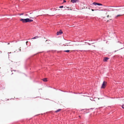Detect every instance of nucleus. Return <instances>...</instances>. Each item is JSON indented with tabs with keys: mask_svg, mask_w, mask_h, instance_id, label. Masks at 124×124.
<instances>
[{
	"mask_svg": "<svg viewBox=\"0 0 124 124\" xmlns=\"http://www.w3.org/2000/svg\"><path fill=\"white\" fill-rule=\"evenodd\" d=\"M63 45H64V46H66V45H64V44H63Z\"/></svg>",
	"mask_w": 124,
	"mask_h": 124,
	"instance_id": "b1692460",
	"label": "nucleus"
},
{
	"mask_svg": "<svg viewBox=\"0 0 124 124\" xmlns=\"http://www.w3.org/2000/svg\"><path fill=\"white\" fill-rule=\"evenodd\" d=\"M61 110V109H59L57 110L55 112L56 113H57L59 111H60Z\"/></svg>",
	"mask_w": 124,
	"mask_h": 124,
	"instance_id": "9d476101",
	"label": "nucleus"
},
{
	"mask_svg": "<svg viewBox=\"0 0 124 124\" xmlns=\"http://www.w3.org/2000/svg\"><path fill=\"white\" fill-rule=\"evenodd\" d=\"M66 0H63V2H66Z\"/></svg>",
	"mask_w": 124,
	"mask_h": 124,
	"instance_id": "2eb2a0df",
	"label": "nucleus"
},
{
	"mask_svg": "<svg viewBox=\"0 0 124 124\" xmlns=\"http://www.w3.org/2000/svg\"><path fill=\"white\" fill-rule=\"evenodd\" d=\"M57 35H61L62 34V32L61 31V30H60V31H58L57 32Z\"/></svg>",
	"mask_w": 124,
	"mask_h": 124,
	"instance_id": "423d86ee",
	"label": "nucleus"
},
{
	"mask_svg": "<svg viewBox=\"0 0 124 124\" xmlns=\"http://www.w3.org/2000/svg\"><path fill=\"white\" fill-rule=\"evenodd\" d=\"M89 45H90V44H89Z\"/></svg>",
	"mask_w": 124,
	"mask_h": 124,
	"instance_id": "cd10ccee",
	"label": "nucleus"
},
{
	"mask_svg": "<svg viewBox=\"0 0 124 124\" xmlns=\"http://www.w3.org/2000/svg\"><path fill=\"white\" fill-rule=\"evenodd\" d=\"M23 13H22V14H20V15H23Z\"/></svg>",
	"mask_w": 124,
	"mask_h": 124,
	"instance_id": "aec40b11",
	"label": "nucleus"
},
{
	"mask_svg": "<svg viewBox=\"0 0 124 124\" xmlns=\"http://www.w3.org/2000/svg\"><path fill=\"white\" fill-rule=\"evenodd\" d=\"M111 12L108 11V12H107L106 13V15L107 18L110 17L111 18Z\"/></svg>",
	"mask_w": 124,
	"mask_h": 124,
	"instance_id": "f257e3e1",
	"label": "nucleus"
},
{
	"mask_svg": "<svg viewBox=\"0 0 124 124\" xmlns=\"http://www.w3.org/2000/svg\"><path fill=\"white\" fill-rule=\"evenodd\" d=\"M63 6H60L59 8H63Z\"/></svg>",
	"mask_w": 124,
	"mask_h": 124,
	"instance_id": "4468645a",
	"label": "nucleus"
},
{
	"mask_svg": "<svg viewBox=\"0 0 124 124\" xmlns=\"http://www.w3.org/2000/svg\"><path fill=\"white\" fill-rule=\"evenodd\" d=\"M28 22H32L33 21V20H32L30 19L29 18H28Z\"/></svg>",
	"mask_w": 124,
	"mask_h": 124,
	"instance_id": "9b49d317",
	"label": "nucleus"
},
{
	"mask_svg": "<svg viewBox=\"0 0 124 124\" xmlns=\"http://www.w3.org/2000/svg\"><path fill=\"white\" fill-rule=\"evenodd\" d=\"M108 21V20H107V21Z\"/></svg>",
	"mask_w": 124,
	"mask_h": 124,
	"instance_id": "393cba45",
	"label": "nucleus"
},
{
	"mask_svg": "<svg viewBox=\"0 0 124 124\" xmlns=\"http://www.w3.org/2000/svg\"><path fill=\"white\" fill-rule=\"evenodd\" d=\"M103 18H104V19H105V18L104 17Z\"/></svg>",
	"mask_w": 124,
	"mask_h": 124,
	"instance_id": "bb28decb",
	"label": "nucleus"
},
{
	"mask_svg": "<svg viewBox=\"0 0 124 124\" xmlns=\"http://www.w3.org/2000/svg\"><path fill=\"white\" fill-rule=\"evenodd\" d=\"M43 81L44 82H46L47 81V78H45L42 79Z\"/></svg>",
	"mask_w": 124,
	"mask_h": 124,
	"instance_id": "6e6552de",
	"label": "nucleus"
},
{
	"mask_svg": "<svg viewBox=\"0 0 124 124\" xmlns=\"http://www.w3.org/2000/svg\"><path fill=\"white\" fill-rule=\"evenodd\" d=\"M92 10L93 11L94 10L93 9H92Z\"/></svg>",
	"mask_w": 124,
	"mask_h": 124,
	"instance_id": "a211bd4d",
	"label": "nucleus"
},
{
	"mask_svg": "<svg viewBox=\"0 0 124 124\" xmlns=\"http://www.w3.org/2000/svg\"><path fill=\"white\" fill-rule=\"evenodd\" d=\"M93 4L95 5H101L102 6V4L101 3H96L95 2H94L93 3Z\"/></svg>",
	"mask_w": 124,
	"mask_h": 124,
	"instance_id": "20e7f679",
	"label": "nucleus"
},
{
	"mask_svg": "<svg viewBox=\"0 0 124 124\" xmlns=\"http://www.w3.org/2000/svg\"><path fill=\"white\" fill-rule=\"evenodd\" d=\"M39 37L38 36H36L35 37H34L33 38H32L31 39H37Z\"/></svg>",
	"mask_w": 124,
	"mask_h": 124,
	"instance_id": "1a4fd4ad",
	"label": "nucleus"
},
{
	"mask_svg": "<svg viewBox=\"0 0 124 124\" xmlns=\"http://www.w3.org/2000/svg\"><path fill=\"white\" fill-rule=\"evenodd\" d=\"M30 18H33L32 17H30Z\"/></svg>",
	"mask_w": 124,
	"mask_h": 124,
	"instance_id": "412c9836",
	"label": "nucleus"
},
{
	"mask_svg": "<svg viewBox=\"0 0 124 124\" xmlns=\"http://www.w3.org/2000/svg\"><path fill=\"white\" fill-rule=\"evenodd\" d=\"M107 84V82L105 81H104L103 82V83L102 85V86L101 87V88H105L106 84Z\"/></svg>",
	"mask_w": 124,
	"mask_h": 124,
	"instance_id": "7ed1b4c3",
	"label": "nucleus"
},
{
	"mask_svg": "<svg viewBox=\"0 0 124 124\" xmlns=\"http://www.w3.org/2000/svg\"><path fill=\"white\" fill-rule=\"evenodd\" d=\"M20 51H21V49H20Z\"/></svg>",
	"mask_w": 124,
	"mask_h": 124,
	"instance_id": "a878e982",
	"label": "nucleus"
},
{
	"mask_svg": "<svg viewBox=\"0 0 124 124\" xmlns=\"http://www.w3.org/2000/svg\"><path fill=\"white\" fill-rule=\"evenodd\" d=\"M109 59V58L108 57H105L103 59V61H107Z\"/></svg>",
	"mask_w": 124,
	"mask_h": 124,
	"instance_id": "0eeeda50",
	"label": "nucleus"
},
{
	"mask_svg": "<svg viewBox=\"0 0 124 124\" xmlns=\"http://www.w3.org/2000/svg\"><path fill=\"white\" fill-rule=\"evenodd\" d=\"M122 108H123L124 109V107H123V106H122Z\"/></svg>",
	"mask_w": 124,
	"mask_h": 124,
	"instance_id": "6ab92c4d",
	"label": "nucleus"
},
{
	"mask_svg": "<svg viewBox=\"0 0 124 124\" xmlns=\"http://www.w3.org/2000/svg\"><path fill=\"white\" fill-rule=\"evenodd\" d=\"M70 51L69 50H65L64 51V52H69Z\"/></svg>",
	"mask_w": 124,
	"mask_h": 124,
	"instance_id": "ddd939ff",
	"label": "nucleus"
},
{
	"mask_svg": "<svg viewBox=\"0 0 124 124\" xmlns=\"http://www.w3.org/2000/svg\"><path fill=\"white\" fill-rule=\"evenodd\" d=\"M117 15L116 17H116H118V16H121L122 15Z\"/></svg>",
	"mask_w": 124,
	"mask_h": 124,
	"instance_id": "f8f14e48",
	"label": "nucleus"
},
{
	"mask_svg": "<svg viewBox=\"0 0 124 124\" xmlns=\"http://www.w3.org/2000/svg\"><path fill=\"white\" fill-rule=\"evenodd\" d=\"M26 16H28V15L27 14H26Z\"/></svg>",
	"mask_w": 124,
	"mask_h": 124,
	"instance_id": "4be33fe9",
	"label": "nucleus"
},
{
	"mask_svg": "<svg viewBox=\"0 0 124 124\" xmlns=\"http://www.w3.org/2000/svg\"><path fill=\"white\" fill-rule=\"evenodd\" d=\"M2 51H0V54L2 53Z\"/></svg>",
	"mask_w": 124,
	"mask_h": 124,
	"instance_id": "dca6fc26",
	"label": "nucleus"
},
{
	"mask_svg": "<svg viewBox=\"0 0 124 124\" xmlns=\"http://www.w3.org/2000/svg\"><path fill=\"white\" fill-rule=\"evenodd\" d=\"M71 2L73 3H76V2H79V0H71Z\"/></svg>",
	"mask_w": 124,
	"mask_h": 124,
	"instance_id": "39448f33",
	"label": "nucleus"
},
{
	"mask_svg": "<svg viewBox=\"0 0 124 124\" xmlns=\"http://www.w3.org/2000/svg\"><path fill=\"white\" fill-rule=\"evenodd\" d=\"M28 18L25 19H21L20 20V21H22L23 23H25L28 22Z\"/></svg>",
	"mask_w": 124,
	"mask_h": 124,
	"instance_id": "f03ea898",
	"label": "nucleus"
},
{
	"mask_svg": "<svg viewBox=\"0 0 124 124\" xmlns=\"http://www.w3.org/2000/svg\"><path fill=\"white\" fill-rule=\"evenodd\" d=\"M109 20H111V19H109Z\"/></svg>",
	"mask_w": 124,
	"mask_h": 124,
	"instance_id": "5701e85b",
	"label": "nucleus"
},
{
	"mask_svg": "<svg viewBox=\"0 0 124 124\" xmlns=\"http://www.w3.org/2000/svg\"><path fill=\"white\" fill-rule=\"evenodd\" d=\"M28 42V41H27L26 42V44L27 45V43Z\"/></svg>",
	"mask_w": 124,
	"mask_h": 124,
	"instance_id": "f3484780",
	"label": "nucleus"
}]
</instances>
